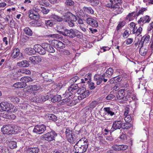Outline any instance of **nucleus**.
Here are the masks:
<instances>
[{
	"instance_id": "2eb2a0df",
	"label": "nucleus",
	"mask_w": 153,
	"mask_h": 153,
	"mask_svg": "<svg viewBox=\"0 0 153 153\" xmlns=\"http://www.w3.org/2000/svg\"><path fill=\"white\" fill-rule=\"evenodd\" d=\"M150 39V36L148 34H146L143 36L140 41L139 43V46L142 47L143 46L144 43H148Z\"/></svg>"
},
{
	"instance_id": "49530a36",
	"label": "nucleus",
	"mask_w": 153,
	"mask_h": 153,
	"mask_svg": "<svg viewBox=\"0 0 153 153\" xmlns=\"http://www.w3.org/2000/svg\"><path fill=\"white\" fill-rule=\"evenodd\" d=\"M34 65L40 62L42 60V58L39 56H34Z\"/></svg>"
},
{
	"instance_id": "c85d7f7f",
	"label": "nucleus",
	"mask_w": 153,
	"mask_h": 153,
	"mask_svg": "<svg viewBox=\"0 0 153 153\" xmlns=\"http://www.w3.org/2000/svg\"><path fill=\"white\" fill-rule=\"evenodd\" d=\"M26 85V84L23 83L22 82L16 83L13 85V87L16 88H22L25 87Z\"/></svg>"
},
{
	"instance_id": "c756f323",
	"label": "nucleus",
	"mask_w": 153,
	"mask_h": 153,
	"mask_svg": "<svg viewBox=\"0 0 153 153\" xmlns=\"http://www.w3.org/2000/svg\"><path fill=\"white\" fill-rule=\"evenodd\" d=\"M140 49L139 50V53L142 56H145L148 51V48L147 47H140Z\"/></svg>"
},
{
	"instance_id": "13d9d810",
	"label": "nucleus",
	"mask_w": 153,
	"mask_h": 153,
	"mask_svg": "<svg viewBox=\"0 0 153 153\" xmlns=\"http://www.w3.org/2000/svg\"><path fill=\"white\" fill-rule=\"evenodd\" d=\"M22 129V128L19 126L15 127L14 129H13V134L15 133H17L20 132Z\"/></svg>"
},
{
	"instance_id": "0e129e2a",
	"label": "nucleus",
	"mask_w": 153,
	"mask_h": 153,
	"mask_svg": "<svg viewBox=\"0 0 153 153\" xmlns=\"http://www.w3.org/2000/svg\"><path fill=\"white\" fill-rule=\"evenodd\" d=\"M49 11L48 9H46L45 7H42L41 12H42L43 14H47Z\"/></svg>"
},
{
	"instance_id": "dca6fc26",
	"label": "nucleus",
	"mask_w": 153,
	"mask_h": 153,
	"mask_svg": "<svg viewBox=\"0 0 153 153\" xmlns=\"http://www.w3.org/2000/svg\"><path fill=\"white\" fill-rule=\"evenodd\" d=\"M51 94L48 95L46 96H39L36 97V102H44L45 101L48 100L50 98H51Z\"/></svg>"
},
{
	"instance_id": "72a5a7b5",
	"label": "nucleus",
	"mask_w": 153,
	"mask_h": 153,
	"mask_svg": "<svg viewBox=\"0 0 153 153\" xmlns=\"http://www.w3.org/2000/svg\"><path fill=\"white\" fill-rule=\"evenodd\" d=\"M123 76L121 75L120 76H118L117 77H114L112 78L110 80V83H114L113 81H115L116 80L117 82H119L121 81L123 79Z\"/></svg>"
},
{
	"instance_id": "774afa93",
	"label": "nucleus",
	"mask_w": 153,
	"mask_h": 153,
	"mask_svg": "<svg viewBox=\"0 0 153 153\" xmlns=\"http://www.w3.org/2000/svg\"><path fill=\"white\" fill-rule=\"evenodd\" d=\"M124 25V23L123 22H120L117 27V30H119Z\"/></svg>"
},
{
	"instance_id": "412c9836",
	"label": "nucleus",
	"mask_w": 153,
	"mask_h": 153,
	"mask_svg": "<svg viewBox=\"0 0 153 153\" xmlns=\"http://www.w3.org/2000/svg\"><path fill=\"white\" fill-rule=\"evenodd\" d=\"M121 3V0H116L114 1L113 0H110L107 4H106V7L111 9L112 10L115 6L114 4L116 3Z\"/></svg>"
},
{
	"instance_id": "8fccbe9b",
	"label": "nucleus",
	"mask_w": 153,
	"mask_h": 153,
	"mask_svg": "<svg viewBox=\"0 0 153 153\" xmlns=\"http://www.w3.org/2000/svg\"><path fill=\"white\" fill-rule=\"evenodd\" d=\"M87 72V68H84L81 70L79 72V74L82 76V77L86 75Z\"/></svg>"
},
{
	"instance_id": "de8ad7c7",
	"label": "nucleus",
	"mask_w": 153,
	"mask_h": 153,
	"mask_svg": "<svg viewBox=\"0 0 153 153\" xmlns=\"http://www.w3.org/2000/svg\"><path fill=\"white\" fill-rule=\"evenodd\" d=\"M48 118L50 120L55 122L57 120V117L53 114H49L48 116Z\"/></svg>"
},
{
	"instance_id": "c9c22d12",
	"label": "nucleus",
	"mask_w": 153,
	"mask_h": 153,
	"mask_svg": "<svg viewBox=\"0 0 153 153\" xmlns=\"http://www.w3.org/2000/svg\"><path fill=\"white\" fill-rule=\"evenodd\" d=\"M83 9L84 12L91 14H93L94 13V11L91 7H87L85 6L83 7Z\"/></svg>"
},
{
	"instance_id": "58836bf2",
	"label": "nucleus",
	"mask_w": 153,
	"mask_h": 153,
	"mask_svg": "<svg viewBox=\"0 0 153 153\" xmlns=\"http://www.w3.org/2000/svg\"><path fill=\"white\" fill-rule=\"evenodd\" d=\"M24 31L26 34L31 36L32 34V31L29 27H27L24 29Z\"/></svg>"
},
{
	"instance_id": "f704fd0d",
	"label": "nucleus",
	"mask_w": 153,
	"mask_h": 153,
	"mask_svg": "<svg viewBox=\"0 0 153 153\" xmlns=\"http://www.w3.org/2000/svg\"><path fill=\"white\" fill-rule=\"evenodd\" d=\"M62 99L60 95H55L51 98V100L52 102H55L60 101Z\"/></svg>"
},
{
	"instance_id": "20e7f679",
	"label": "nucleus",
	"mask_w": 153,
	"mask_h": 153,
	"mask_svg": "<svg viewBox=\"0 0 153 153\" xmlns=\"http://www.w3.org/2000/svg\"><path fill=\"white\" fill-rule=\"evenodd\" d=\"M77 94L79 95L78 96V100H81L88 96L89 92L88 90H86L85 88H82L78 89Z\"/></svg>"
},
{
	"instance_id": "6e6552de",
	"label": "nucleus",
	"mask_w": 153,
	"mask_h": 153,
	"mask_svg": "<svg viewBox=\"0 0 153 153\" xmlns=\"http://www.w3.org/2000/svg\"><path fill=\"white\" fill-rule=\"evenodd\" d=\"M46 127L45 125H38L34 127L33 131L36 134H41L43 133L46 130Z\"/></svg>"
},
{
	"instance_id": "052dcab7",
	"label": "nucleus",
	"mask_w": 153,
	"mask_h": 153,
	"mask_svg": "<svg viewBox=\"0 0 153 153\" xmlns=\"http://www.w3.org/2000/svg\"><path fill=\"white\" fill-rule=\"evenodd\" d=\"M131 117L130 115L125 116L124 120L126 122H130L131 121Z\"/></svg>"
},
{
	"instance_id": "69168bd1",
	"label": "nucleus",
	"mask_w": 153,
	"mask_h": 153,
	"mask_svg": "<svg viewBox=\"0 0 153 153\" xmlns=\"http://www.w3.org/2000/svg\"><path fill=\"white\" fill-rule=\"evenodd\" d=\"M133 41L132 38H129L127 39L125 41L127 45H130L132 43Z\"/></svg>"
},
{
	"instance_id": "1a4fd4ad",
	"label": "nucleus",
	"mask_w": 153,
	"mask_h": 153,
	"mask_svg": "<svg viewBox=\"0 0 153 153\" xmlns=\"http://www.w3.org/2000/svg\"><path fill=\"white\" fill-rule=\"evenodd\" d=\"M125 89H120L117 93L116 95V97L118 100H122L121 101L127 100V98L125 97Z\"/></svg>"
},
{
	"instance_id": "f3484780",
	"label": "nucleus",
	"mask_w": 153,
	"mask_h": 153,
	"mask_svg": "<svg viewBox=\"0 0 153 153\" xmlns=\"http://www.w3.org/2000/svg\"><path fill=\"white\" fill-rule=\"evenodd\" d=\"M87 24L93 27H97L98 26V24L96 21L91 17L87 18L85 20Z\"/></svg>"
},
{
	"instance_id": "b1692460",
	"label": "nucleus",
	"mask_w": 153,
	"mask_h": 153,
	"mask_svg": "<svg viewBox=\"0 0 153 153\" xmlns=\"http://www.w3.org/2000/svg\"><path fill=\"white\" fill-rule=\"evenodd\" d=\"M151 20V19L148 16H146L140 18V19L137 21V22L141 24L142 23V25L146 23H149Z\"/></svg>"
},
{
	"instance_id": "4be33fe9",
	"label": "nucleus",
	"mask_w": 153,
	"mask_h": 153,
	"mask_svg": "<svg viewBox=\"0 0 153 153\" xmlns=\"http://www.w3.org/2000/svg\"><path fill=\"white\" fill-rule=\"evenodd\" d=\"M12 51L11 56L13 59H15L18 57L20 54L19 49L17 48H12Z\"/></svg>"
},
{
	"instance_id": "9b49d317",
	"label": "nucleus",
	"mask_w": 153,
	"mask_h": 153,
	"mask_svg": "<svg viewBox=\"0 0 153 153\" xmlns=\"http://www.w3.org/2000/svg\"><path fill=\"white\" fill-rule=\"evenodd\" d=\"M76 30L73 29L65 30L63 36H67L69 38H72L76 36Z\"/></svg>"
},
{
	"instance_id": "6e6d98bb",
	"label": "nucleus",
	"mask_w": 153,
	"mask_h": 153,
	"mask_svg": "<svg viewBox=\"0 0 153 153\" xmlns=\"http://www.w3.org/2000/svg\"><path fill=\"white\" fill-rule=\"evenodd\" d=\"M10 100L14 103H17L19 102V99L16 97H12L10 98Z\"/></svg>"
},
{
	"instance_id": "5fc2aeb1",
	"label": "nucleus",
	"mask_w": 153,
	"mask_h": 153,
	"mask_svg": "<svg viewBox=\"0 0 153 153\" xmlns=\"http://www.w3.org/2000/svg\"><path fill=\"white\" fill-rule=\"evenodd\" d=\"M39 3L40 4L43 6H48L49 5V4L47 1L44 0H41L39 1Z\"/></svg>"
},
{
	"instance_id": "680f3d73",
	"label": "nucleus",
	"mask_w": 153,
	"mask_h": 153,
	"mask_svg": "<svg viewBox=\"0 0 153 153\" xmlns=\"http://www.w3.org/2000/svg\"><path fill=\"white\" fill-rule=\"evenodd\" d=\"M120 138L121 140L126 142L127 140V138L126 135V134L122 133L120 137Z\"/></svg>"
},
{
	"instance_id": "bb28decb",
	"label": "nucleus",
	"mask_w": 153,
	"mask_h": 153,
	"mask_svg": "<svg viewBox=\"0 0 153 153\" xmlns=\"http://www.w3.org/2000/svg\"><path fill=\"white\" fill-rule=\"evenodd\" d=\"M103 110L106 113L105 114H107L108 115L111 116H112L115 114V113L113 111L112 108L110 107H108L104 108Z\"/></svg>"
},
{
	"instance_id": "4c0bfd02",
	"label": "nucleus",
	"mask_w": 153,
	"mask_h": 153,
	"mask_svg": "<svg viewBox=\"0 0 153 153\" xmlns=\"http://www.w3.org/2000/svg\"><path fill=\"white\" fill-rule=\"evenodd\" d=\"M71 15L72 13L70 12H68L65 13L64 16L66 22L70 21Z\"/></svg>"
},
{
	"instance_id": "3c124183",
	"label": "nucleus",
	"mask_w": 153,
	"mask_h": 153,
	"mask_svg": "<svg viewBox=\"0 0 153 153\" xmlns=\"http://www.w3.org/2000/svg\"><path fill=\"white\" fill-rule=\"evenodd\" d=\"M45 23L47 27H51L53 25V22L51 20H48L45 21Z\"/></svg>"
},
{
	"instance_id": "393cba45",
	"label": "nucleus",
	"mask_w": 153,
	"mask_h": 153,
	"mask_svg": "<svg viewBox=\"0 0 153 153\" xmlns=\"http://www.w3.org/2000/svg\"><path fill=\"white\" fill-rule=\"evenodd\" d=\"M113 74V70L112 68H110L108 69L106 71L103 75L106 77V79L110 78Z\"/></svg>"
},
{
	"instance_id": "864d4df0",
	"label": "nucleus",
	"mask_w": 153,
	"mask_h": 153,
	"mask_svg": "<svg viewBox=\"0 0 153 153\" xmlns=\"http://www.w3.org/2000/svg\"><path fill=\"white\" fill-rule=\"evenodd\" d=\"M146 9L145 8L142 7L138 11V12L136 13L137 16H138L141 14H143L144 11H146Z\"/></svg>"
},
{
	"instance_id": "4468645a",
	"label": "nucleus",
	"mask_w": 153,
	"mask_h": 153,
	"mask_svg": "<svg viewBox=\"0 0 153 153\" xmlns=\"http://www.w3.org/2000/svg\"><path fill=\"white\" fill-rule=\"evenodd\" d=\"M92 74L91 73H88L86 75L82 76L80 80V82L85 83L89 82L91 81Z\"/></svg>"
},
{
	"instance_id": "ea45409f",
	"label": "nucleus",
	"mask_w": 153,
	"mask_h": 153,
	"mask_svg": "<svg viewBox=\"0 0 153 153\" xmlns=\"http://www.w3.org/2000/svg\"><path fill=\"white\" fill-rule=\"evenodd\" d=\"M121 126V128L123 129H128L131 127V125L129 123H122V122Z\"/></svg>"
},
{
	"instance_id": "39448f33",
	"label": "nucleus",
	"mask_w": 153,
	"mask_h": 153,
	"mask_svg": "<svg viewBox=\"0 0 153 153\" xmlns=\"http://www.w3.org/2000/svg\"><path fill=\"white\" fill-rule=\"evenodd\" d=\"M57 136V134L54 131H51L48 132L41 136L42 140H44L48 141L53 140L55 137Z\"/></svg>"
},
{
	"instance_id": "f03ea898",
	"label": "nucleus",
	"mask_w": 153,
	"mask_h": 153,
	"mask_svg": "<svg viewBox=\"0 0 153 153\" xmlns=\"http://www.w3.org/2000/svg\"><path fill=\"white\" fill-rule=\"evenodd\" d=\"M66 137L70 143H73L76 140L75 133L69 128L66 129L65 131Z\"/></svg>"
},
{
	"instance_id": "6ab92c4d",
	"label": "nucleus",
	"mask_w": 153,
	"mask_h": 153,
	"mask_svg": "<svg viewBox=\"0 0 153 153\" xmlns=\"http://www.w3.org/2000/svg\"><path fill=\"white\" fill-rule=\"evenodd\" d=\"M42 45L44 46V48L45 49L46 51H47L48 52L51 53L55 52V50L53 47L48 43H43L42 44Z\"/></svg>"
},
{
	"instance_id": "79ce46f5",
	"label": "nucleus",
	"mask_w": 153,
	"mask_h": 153,
	"mask_svg": "<svg viewBox=\"0 0 153 153\" xmlns=\"http://www.w3.org/2000/svg\"><path fill=\"white\" fill-rule=\"evenodd\" d=\"M64 95L65 96V97H66V98L62 100V101L60 102V103L62 105H63L65 104H66L67 105V103H68L69 102L70 100V98H67L68 97H67L65 95Z\"/></svg>"
},
{
	"instance_id": "5701e85b",
	"label": "nucleus",
	"mask_w": 153,
	"mask_h": 153,
	"mask_svg": "<svg viewBox=\"0 0 153 153\" xmlns=\"http://www.w3.org/2000/svg\"><path fill=\"white\" fill-rule=\"evenodd\" d=\"M10 106V103L7 102H2L0 103V107L3 111H7Z\"/></svg>"
},
{
	"instance_id": "423d86ee",
	"label": "nucleus",
	"mask_w": 153,
	"mask_h": 153,
	"mask_svg": "<svg viewBox=\"0 0 153 153\" xmlns=\"http://www.w3.org/2000/svg\"><path fill=\"white\" fill-rule=\"evenodd\" d=\"M14 128L9 124L4 125L1 128V131L5 134H13Z\"/></svg>"
},
{
	"instance_id": "603ef678",
	"label": "nucleus",
	"mask_w": 153,
	"mask_h": 153,
	"mask_svg": "<svg viewBox=\"0 0 153 153\" xmlns=\"http://www.w3.org/2000/svg\"><path fill=\"white\" fill-rule=\"evenodd\" d=\"M9 147L11 149L16 147V143L15 141H10L9 143Z\"/></svg>"
},
{
	"instance_id": "a878e982",
	"label": "nucleus",
	"mask_w": 153,
	"mask_h": 153,
	"mask_svg": "<svg viewBox=\"0 0 153 153\" xmlns=\"http://www.w3.org/2000/svg\"><path fill=\"white\" fill-rule=\"evenodd\" d=\"M66 29L62 25L59 24L57 25L56 27V30L58 32L62 34L63 35H64L65 31Z\"/></svg>"
},
{
	"instance_id": "c03bdc74",
	"label": "nucleus",
	"mask_w": 153,
	"mask_h": 153,
	"mask_svg": "<svg viewBox=\"0 0 153 153\" xmlns=\"http://www.w3.org/2000/svg\"><path fill=\"white\" fill-rule=\"evenodd\" d=\"M20 73L21 74H31V72L30 70H27L26 69H21L20 70Z\"/></svg>"
},
{
	"instance_id": "2f4dec72",
	"label": "nucleus",
	"mask_w": 153,
	"mask_h": 153,
	"mask_svg": "<svg viewBox=\"0 0 153 153\" xmlns=\"http://www.w3.org/2000/svg\"><path fill=\"white\" fill-rule=\"evenodd\" d=\"M20 80L23 83L26 84L27 82H32V79L29 77H23L21 78Z\"/></svg>"
},
{
	"instance_id": "a18cd8bd",
	"label": "nucleus",
	"mask_w": 153,
	"mask_h": 153,
	"mask_svg": "<svg viewBox=\"0 0 153 153\" xmlns=\"http://www.w3.org/2000/svg\"><path fill=\"white\" fill-rule=\"evenodd\" d=\"M51 18L59 22H61L63 20L62 19L61 17L55 15H52L51 16Z\"/></svg>"
},
{
	"instance_id": "0eeeda50",
	"label": "nucleus",
	"mask_w": 153,
	"mask_h": 153,
	"mask_svg": "<svg viewBox=\"0 0 153 153\" xmlns=\"http://www.w3.org/2000/svg\"><path fill=\"white\" fill-rule=\"evenodd\" d=\"M94 80L96 82L97 85H99L101 84H104L105 82L108 81V79L103 74L101 76L95 75L94 77Z\"/></svg>"
},
{
	"instance_id": "e2e57ef3",
	"label": "nucleus",
	"mask_w": 153,
	"mask_h": 153,
	"mask_svg": "<svg viewBox=\"0 0 153 153\" xmlns=\"http://www.w3.org/2000/svg\"><path fill=\"white\" fill-rule=\"evenodd\" d=\"M76 103V102L74 100H70L68 103H67V105L69 106H72L75 105Z\"/></svg>"
},
{
	"instance_id": "bf43d9fd",
	"label": "nucleus",
	"mask_w": 153,
	"mask_h": 153,
	"mask_svg": "<svg viewBox=\"0 0 153 153\" xmlns=\"http://www.w3.org/2000/svg\"><path fill=\"white\" fill-rule=\"evenodd\" d=\"M27 50L29 51L28 54H34L36 51L35 49V48H29L27 49Z\"/></svg>"
},
{
	"instance_id": "aec40b11",
	"label": "nucleus",
	"mask_w": 153,
	"mask_h": 153,
	"mask_svg": "<svg viewBox=\"0 0 153 153\" xmlns=\"http://www.w3.org/2000/svg\"><path fill=\"white\" fill-rule=\"evenodd\" d=\"M120 3L118 2L114 4L115 6L114 7L112 10L114 11L117 14H120L122 13L123 11V9L122 7L120 6Z\"/></svg>"
},
{
	"instance_id": "e433bc0d",
	"label": "nucleus",
	"mask_w": 153,
	"mask_h": 153,
	"mask_svg": "<svg viewBox=\"0 0 153 153\" xmlns=\"http://www.w3.org/2000/svg\"><path fill=\"white\" fill-rule=\"evenodd\" d=\"M97 140L100 141V145H107L108 144L107 141H105L102 136H98L97 137Z\"/></svg>"
},
{
	"instance_id": "9d476101",
	"label": "nucleus",
	"mask_w": 153,
	"mask_h": 153,
	"mask_svg": "<svg viewBox=\"0 0 153 153\" xmlns=\"http://www.w3.org/2000/svg\"><path fill=\"white\" fill-rule=\"evenodd\" d=\"M51 43L55 48L57 49H63L65 47V44L59 40H53L51 41Z\"/></svg>"
},
{
	"instance_id": "7ed1b4c3",
	"label": "nucleus",
	"mask_w": 153,
	"mask_h": 153,
	"mask_svg": "<svg viewBox=\"0 0 153 153\" xmlns=\"http://www.w3.org/2000/svg\"><path fill=\"white\" fill-rule=\"evenodd\" d=\"M78 87L77 84L72 85L69 88L68 90H66L65 94L63 95L70 97L73 94H74L76 92L77 93Z\"/></svg>"
},
{
	"instance_id": "a19ab883",
	"label": "nucleus",
	"mask_w": 153,
	"mask_h": 153,
	"mask_svg": "<svg viewBox=\"0 0 153 153\" xmlns=\"http://www.w3.org/2000/svg\"><path fill=\"white\" fill-rule=\"evenodd\" d=\"M74 2L72 0H66L65 3L67 7L72 6L74 4Z\"/></svg>"
},
{
	"instance_id": "cd10ccee",
	"label": "nucleus",
	"mask_w": 153,
	"mask_h": 153,
	"mask_svg": "<svg viewBox=\"0 0 153 153\" xmlns=\"http://www.w3.org/2000/svg\"><path fill=\"white\" fill-rule=\"evenodd\" d=\"M18 66L22 67H27L30 65L29 62L27 60H23L17 63Z\"/></svg>"
},
{
	"instance_id": "ddd939ff",
	"label": "nucleus",
	"mask_w": 153,
	"mask_h": 153,
	"mask_svg": "<svg viewBox=\"0 0 153 153\" xmlns=\"http://www.w3.org/2000/svg\"><path fill=\"white\" fill-rule=\"evenodd\" d=\"M36 52L40 55H44L46 53V51L44 46L39 44H36L34 46Z\"/></svg>"
},
{
	"instance_id": "473e14b6",
	"label": "nucleus",
	"mask_w": 153,
	"mask_h": 153,
	"mask_svg": "<svg viewBox=\"0 0 153 153\" xmlns=\"http://www.w3.org/2000/svg\"><path fill=\"white\" fill-rule=\"evenodd\" d=\"M27 150L30 153H38L39 151V149L37 147L29 148Z\"/></svg>"
},
{
	"instance_id": "f8f14e48",
	"label": "nucleus",
	"mask_w": 153,
	"mask_h": 153,
	"mask_svg": "<svg viewBox=\"0 0 153 153\" xmlns=\"http://www.w3.org/2000/svg\"><path fill=\"white\" fill-rule=\"evenodd\" d=\"M122 122L120 120L114 122L110 131V132L111 133L116 130L120 129L122 127Z\"/></svg>"
},
{
	"instance_id": "f257e3e1",
	"label": "nucleus",
	"mask_w": 153,
	"mask_h": 153,
	"mask_svg": "<svg viewBox=\"0 0 153 153\" xmlns=\"http://www.w3.org/2000/svg\"><path fill=\"white\" fill-rule=\"evenodd\" d=\"M88 144L87 139H80L74 146V151L76 153H84L86 151Z\"/></svg>"
},
{
	"instance_id": "4d7b16f0",
	"label": "nucleus",
	"mask_w": 153,
	"mask_h": 153,
	"mask_svg": "<svg viewBox=\"0 0 153 153\" xmlns=\"http://www.w3.org/2000/svg\"><path fill=\"white\" fill-rule=\"evenodd\" d=\"M77 80H80L78 76H76L72 78L70 80V81L71 82L74 83L76 82Z\"/></svg>"
},
{
	"instance_id": "338daca9",
	"label": "nucleus",
	"mask_w": 153,
	"mask_h": 153,
	"mask_svg": "<svg viewBox=\"0 0 153 153\" xmlns=\"http://www.w3.org/2000/svg\"><path fill=\"white\" fill-rule=\"evenodd\" d=\"M114 97L115 96L114 95L111 94L106 97V99L107 100H110L113 99Z\"/></svg>"
},
{
	"instance_id": "a211bd4d",
	"label": "nucleus",
	"mask_w": 153,
	"mask_h": 153,
	"mask_svg": "<svg viewBox=\"0 0 153 153\" xmlns=\"http://www.w3.org/2000/svg\"><path fill=\"white\" fill-rule=\"evenodd\" d=\"M112 148L116 151L124 150L128 148L127 146L125 145H117L115 144L112 147Z\"/></svg>"
},
{
	"instance_id": "09e8293b",
	"label": "nucleus",
	"mask_w": 153,
	"mask_h": 153,
	"mask_svg": "<svg viewBox=\"0 0 153 153\" xmlns=\"http://www.w3.org/2000/svg\"><path fill=\"white\" fill-rule=\"evenodd\" d=\"M17 111L15 106L12 104L10 103V106L8 107V111H10L11 112H14Z\"/></svg>"
},
{
	"instance_id": "7c9ffc66",
	"label": "nucleus",
	"mask_w": 153,
	"mask_h": 153,
	"mask_svg": "<svg viewBox=\"0 0 153 153\" xmlns=\"http://www.w3.org/2000/svg\"><path fill=\"white\" fill-rule=\"evenodd\" d=\"M137 16L136 13L134 12L129 13L126 16V19L129 21H131L133 19V18Z\"/></svg>"
},
{
	"instance_id": "37998d69",
	"label": "nucleus",
	"mask_w": 153,
	"mask_h": 153,
	"mask_svg": "<svg viewBox=\"0 0 153 153\" xmlns=\"http://www.w3.org/2000/svg\"><path fill=\"white\" fill-rule=\"evenodd\" d=\"M42 6L40 5H35L33 7V9L37 13H40L42 8Z\"/></svg>"
}]
</instances>
